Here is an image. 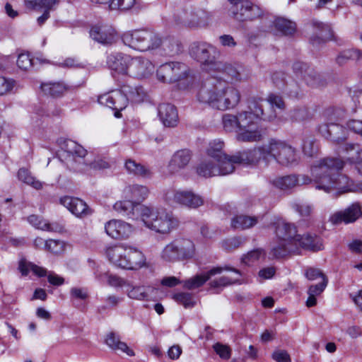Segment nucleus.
<instances>
[{
	"mask_svg": "<svg viewBox=\"0 0 362 362\" xmlns=\"http://www.w3.org/2000/svg\"><path fill=\"white\" fill-rule=\"evenodd\" d=\"M262 99L252 98L248 101L247 110L234 114H224L222 117L223 129L227 132H235L239 141L256 142L263 139V132L258 127L260 119L272 120L275 114L267 116L264 113Z\"/></svg>",
	"mask_w": 362,
	"mask_h": 362,
	"instance_id": "obj_1",
	"label": "nucleus"
},
{
	"mask_svg": "<svg viewBox=\"0 0 362 362\" xmlns=\"http://www.w3.org/2000/svg\"><path fill=\"white\" fill-rule=\"evenodd\" d=\"M241 98L238 88L217 77L205 79L197 93L200 103L221 111L235 109L240 104Z\"/></svg>",
	"mask_w": 362,
	"mask_h": 362,
	"instance_id": "obj_2",
	"label": "nucleus"
},
{
	"mask_svg": "<svg viewBox=\"0 0 362 362\" xmlns=\"http://www.w3.org/2000/svg\"><path fill=\"white\" fill-rule=\"evenodd\" d=\"M247 160L250 164H257L260 160L269 162L274 160L285 167H293L300 161L296 150L284 141L270 139L263 145L243 153L240 160Z\"/></svg>",
	"mask_w": 362,
	"mask_h": 362,
	"instance_id": "obj_3",
	"label": "nucleus"
},
{
	"mask_svg": "<svg viewBox=\"0 0 362 362\" xmlns=\"http://www.w3.org/2000/svg\"><path fill=\"white\" fill-rule=\"evenodd\" d=\"M344 161L339 158H325L317 161L311 167V175L316 183V189L329 193L346 187L347 177L339 174Z\"/></svg>",
	"mask_w": 362,
	"mask_h": 362,
	"instance_id": "obj_4",
	"label": "nucleus"
},
{
	"mask_svg": "<svg viewBox=\"0 0 362 362\" xmlns=\"http://www.w3.org/2000/svg\"><path fill=\"white\" fill-rule=\"evenodd\" d=\"M144 96L145 93L142 88L124 86L121 90L111 91L99 96L98 103L115 110V116L119 117L120 111L127 107L129 100L140 103L144 100Z\"/></svg>",
	"mask_w": 362,
	"mask_h": 362,
	"instance_id": "obj_5",
	"label": "nucleus"
},
{
	"mask_svg": "<svg viewBox=\"0 0 362 362\" xmlns=\"http://www.w3.org/2000/svg\"><path fill=\"white\" fill-rule=\"evenodd\" d=\"M140 220L147 228L161 234L169 233L178 226L177 219L164 209L145 206Z\"/></svg>",
	"mask_w": 362,
	"mask_h": 362,
	"instance_id": "obj_6",
	"label": "nucleus"
},
{
	"mask_svg": "<svg viewBox=\"0 0 362 362\" xmlns=\"http://www.w3.org/2000/svg\"><path fill=\"white\" fill-rule=\"evenodd\" d=\"M122 40L126 46L134 50L148 52L160 49L161 36L150 30L136 29L124 33Z\"/></svg>",
	"mask_w": 362,
	"mask_h": 362,
	"instance_id": "obj_7",
	"label": "nucleus"
},
{
	"mask_svg": "<svg viewBox=\"0 0 362 362\" xmlns=\"http://www.w3.org/2000/svg\"><path fill=\"white\" fill-rule=\"evenodd\" d=\"M210 21L211 15L209 12L192 7L177 9L173 16V21L175 25L187 28L206 27Z\"/></svg>",
	"mask_w": 362,
	"mask_h": 362,
	"instance_id": "obj_8",
	"label": "nucleus"
},
{
	"mask_svg": "<svg viewBox=\"0 0 362 362\" xmlns=\"http://www.w3.org/2000/svg\"><path fill=\"white\" fill-rule=\"evenodd\" d=\"M189 54L209 73H213L220 62L218 59L219 52L215 47L205 42H193L189 47Z\"/></svg>",
	"mask_w": 362,
	"mask_h": 362,
	"instance_id": "obj_9",
	"label": "nucleus"
},
{
	"mask_svg": "<svg viewBox=\"0 0 362 362\" xmlns=\"http://www.w3.org/2000/svg\"><path fill=\"white\" fill-rule=\"evenodd\" d=\"M195 252L193 242L187 238H177L163 248L161 258L166 262H173L192 258Z\"/></svg>",
	"mask_w": 362,
	"mask_h": 362,
	"instance_id": "obj_10",
	"label": "nucleus"
},
{
	"mask_svg": "<svg viewBox=\"0 0 362 362\" xmlns=\"http://www.w3.org/2000/svg\"><path fill=\"white\" fill-rule=\"evenodd\" d=\"M59 158L74 168H76L75 164H81L88 155L87 151L82 146L71 139H61L59 140Z\"/></svg>",
	"mask_w": 362,
	"mask_h": 362,
	"instance_id": "obj_11",
	"label": "nucleus"
},
{
	"mask_svg": "<svg viewBox=\"0 0 362 362\" xmlns=\"http://www.w3.org/2000/svg\"><path fill=\"white\" fill-rule=\"evenodd\" d=\"M235 166L230 162H221L209 156H203L196 166V173L200 177L209 178L232 173Z\"/></svg>",
	"mask_w": 362,
	"mask_h": 362,
	"instance_id": "obj_12",
	"label": "nucleus"
},
{
	"mask_svg": "<svg viewBox=\"0 0 362 362\" xmlns=\"http://www.w3.org/2000/svg\"><path fill=\"white\" fill-rule=\"evenodd\" d=\"M165 199L178 204L189 209H197L204 204L202 196L191 190H177L168 192Z\"/></svg>",
	"mask_w": 362,
	"mask_h": 362,
	"instance_id": "obj_13",
	"label": "nucleus"
},
{
	"mask_svg": "<svg viewBox=\"0 0 362 362\" xmlns=\"http://www.w3.org/2000/svg\"><path fill=\"white\" fill-rule=\"evenodd\" d=\"M187 68L180 62H169L162 64L157 70V78L164 83H174L187 76Z\"/></svg>",
	"mask_w": 362,
	"mask_h": 362,
	"instance_id": "obj_14",
	"label": "nucleus"
},
{
	"mask_svg": "<svg viewBox=\"0 0 362 362\" xmlns=\"http://www.w3.org/2000/svg\"><path fill=\"white\" fill-rule=\"evenodd\" d=\"M233 5L230 11L233 17L239 21H251L262 16L260 8L248 1L228 0Z\"/></svg>",
	"mask_w": 362,
	"mask_h": 362,
	"instance_id": "obj_15",
	"label": "nucleus"
},
{
	"mask_svg": "<svg viewBox=\"0 0 362 362\" xmlns=\"http://www.w3.org/2000/svg\"><path fill=\"white\" fill-rule=\"evenodd\" d=\"M224 147V142L221 139H214L209 144V146L206 151V156L219 160L221 162H230L233 165L236 163L239 164H250L249 161L240 160L243 153L248 152L244 151L238 152L233 156H228L223 151Z\"/></svg>",
	"mask_w": 362,
	"mask_h": 362,
	"instance_id": "obj_16",
	"label": "nucleus"
},
{
	"mask_svg": "<svg viewBox=\"0 0 362 362\" xmlns=\"http://www.w3.org/2000/svg\"><path fill=\"white\" fill-rule=\"evenodd\" d=\"M293 70L297 78L303 80L310 86L317 87L324 85L321 75L305 63L295 62Z\"/></svg>",
	"mask_w": 362,
	"mask_h": 362,
	"instance_id": "obj_17",
	"label": "nucleus"
},
{
	"mask_svg": "<svg viewBox=\"0 0 362 362\" xmlns=\"http://www.w3.org/2000/svg\"><path fill=\"white\" fill-rule=\"evenodd\" d=\"M213 73H222L238 83L246 81L250 76L249 71L245 67L222 61L218 63Z\"/></svg>",
	"mask_w": 362,
	"mask_h": 362,
	"instance_id": "obj_18",
	"label": "nucleus"
},
{
	"mask_svg": "<svg viewBox=\"0 0 362 362\" xmlns=\"http://www.w3.org/2000/svg\"><path fill=\"white\" fill-rule=\"evenodd\" d=\"M362 216V207L358 202H355L344 210L332 214L329 221L333 225L349 224L355 222Z\"/></svg>",
	"mask_w": 362,
	"mask_h": 362,
	"instance_id": "obj_19",
	"label": "nucleus"
},
{
	"mask_svg": "<svg viewBox=\"0 0 362 362\" xmlns=\"http://www.w3.org/2000/svg\"><path fill=\"white\" fill-rule=\"evenodd\" d=\"M129 69V76L137 78H144L150 76L154 72L155 66L148 58L138 56L132 57Z\"/></svg>",
	"mask_w": 362,
	"mask_h": 362,
	"instance_id": "obj_20",
	"label": "nucleus"
},
{
	"mask_svg": "<svg viewBox=\"0 0 362 362\" xmlns=\"http://www.w3.org/2000/svg\"><path fill=\"white\" fill-rule=\"evenodd\" d=\"M233 270L237 275L240 274V271L228 266H226L224 267H213L208 272L203 273L202 274L196 275L186 281H184L183 286L189 290H193L205 284L212 276L220 274L223 272V270Z\"/></svg>",
	"mask_w": 362,
	"mask_h": 362,
	"instance_id": "obj_21",
	"label": "nucleus"
},
{
	"mask_svg": "<svg viewBox=\"0 0 362 362\" xmlns=\"http://www.w3.org/2000/svg\"><path fill=\"white\" fill-rule=\"evenodd\" d=\"M192 158V153L189 149L184 148L175 151L167 166L168 173L170 175H175L185 169L189 164Z\"/></svg>",
	"mask_w": 362,
	"mask_h": 362,
	"instance_id": "obj_22",
	"label": "nucleus"
},
{
	"mask_svg": "<svg viewBox=\"0 0 362 362\" xmlns=\"http://www.w3.org/2000/svg\"><path fill=\"white\" fill-rule=\"evenodd\" d=\"M312 182V179L305 175H288L274 178L272 185L281 190L291 189L297 186L308 185Z\"/></svg>",
	"mask_w": 362,
	"mask_h": 362,
	"instance_id": "obj_23",
	"label": "nucleus"
},
{
	"mask_svg": "<svg viewBox=\"0 0 362 362\" xmlns=\"http://www.w3.org/2000/svg\"><path fill=\"white\" fill-rule=\"evenodd\" d=\"M105 229L107 234L115 239H127L134 230L131 224L117 219H112L106 223Z\"/></svg>",
	"mask_w": 362,
	"mask_h": 362,
	"instance_id": "obj_24",
	"label": "nucleus"
},
{
	"mask_svg": "<svg viewBox=\"0 0 362 362\" xmlns=\"http://www.w3.org/2000/svg\"><path fill=\"white\" fill-rule=\"evenodd\" d=\"M132 60V57L130 55L121 52H112L107 56V64L112 70L121 74L128 75Z\"/></svg>",
	"mask_w": 362,
	"mask_h": 362,
	"instance_id": "obj_25",
	"label": "nucleus"
},
{
	"mask_svg": "<svg viewBox=\"0 0 362 362\" xmlns=\"http://www.w3.org/2000/svg\"><path fill=\"white\" fill-rule=\"evenodd\" d=\"M90 36L102 45H112L115 42L116 32L110 25H95L90 30Z\"/></svg>",
	"mask_w": 362,
	"mask_h": 362,
	"instance_id": "obj_26",
	"label": "nucleus"
},
{
	"mask_svg": "<svg viewBox=\"0 0 362 362\" xmlns=\"http://www.w3.org/2000/svg\"><path fill=\"white\" fill-rule=\"evenodd\" d=\"M144 205L135 204L132 200H123L117 202L114 206V209L122 214L132 220H138L141 218V211L144 208Z\"/></svg>",
	"mask_w": 362,
	"mask_h": 362,
	"instance_id": "obj_27",
	"label": "nucleus"
},
{
	"mask_svg": "<svg viewBox=\"0 0 362 362\" xmlns=\"http://www.w3.org/2000/svg\"><path fill=\"white\" fill-rule=\"evenodd\" d=\"M129 252L128 245H117L108 247L106 254L110 262L118 267L126 269Z\"/></svg>",
	"mask_w": 362,
	"mask_h": 362,
	"instance_id": "obj_28",
	"label": "nucleus"
},
{
	"mask_svg": "<svg viewBox=\"0 0 362 362\" xmlns=\"http://www.w3.org/2000/svg\"><path fill=\"white\" fill-rule=\"evenodd\" d=\"M58 4L57 0H25V5L29 9L43 10V14L37 18L42 25L49 17V11Z\"/></svg>",
	"mask_w": 362,
	"mask_h": 362,
	"instance_id": "obj_29",
	"label": "nucleus"
},
{
	"mask_svg": "<svg viewBox=\"0 0 362 362\" xmlns=\"http://www.w3.org/2000/svg\"><path fill=\"white\" fill-rule=\"evenodd\" d=\"M320 132L325 138L335 143L344 141L347 138L346 129L336 123H330L321 126L320 127Z\"/></svg>",
	"mask_w": 362,
	"mask_h": 362,
	"instance_id": "obj_30",
	"label": "nucleus"
},
{
	"mask_svg": "<svg viewBox=\"0 0 362 362\" xmlns=\"http://www.w3.org/2000/svg\"><path fill=\"white\" fill-rule=\"evenodd\" d=\"M158 117L165 127H173L177 124L178 113L170 103H162L158 107Z\"/></svg>",
	"mask_w": 362,
	"mask_h": 362,
	"instance_id": "obj_31",
	"label": "nucleus"
},
{
	"mask_svg": "<svg viewBox=\"0 0 362 362\" xmlns=\"http://www.w3.org/2000/svg\"><path fill=\"white\" fill-rule=\"evenodd\" d=\"M312 25L314 35L311 37L310 41L314 46L332 38V30L329 25L313 21Z\"/></svg>",
	"mask_w": 362,
	"mask_h": 362,
	"instance_id": "obj_32",
	"label": "nucleus"
},
{
	"mask_svg": "<svg viewBox=\"0 0 362 362\" xmlns=\"http://www.w3.org/2000/svg\"><path fill=\"white\" fill-rule=\"evenodd\" d=\"M276 234L278 239L293 243L298 237L296 226L284 221H279L276 223Z\"/></svg>",
	"mask_w": 362,
	"mask_h": 362,
	"instance_id": "obj_33",
	"label": "nucleus"
},
{
	"mask_svg": "<svg viewBox=\"0 0 362 362\" xmlns=\"http://www.w3.org/2000/svg\"><path fill=\"white\" fill-rule=\"evenodd\" d=\"M60 203L76 216H86L89 214L86 204L78 198L64 197L60 199Z\"/></svg>",
	"mask_w": 362,
	"mask_h": 362,
	"instance_id": "obj_34",
	"label": "nucleus"
},
{
	"mask_svg": "<svg viewBox=\"0 0 362 362\" xmlns=\"http://www.w3.org/2000/svg\"><path fill=\"white\" fill-rule=\"evenodd\" d=\"M342 151L347 154L346 160L355 164L358 172L362 174V148L359 145L346 144L343 146Z\"/></svg>",
	"mask_w": 362,
	"mask_h": 362,
	"instance_id": "obj_35",
	"label": "nucleus"
},
{
	"mask_svg": "<svg viewBox=\"0 0 362 362\" xmlns=\"http://www.w3.org/2000/svg\"><path fill=\"white\" fill-rule=\"evenodd\" d=\"M128 260L126 269L136 270L146 266V258L137 247L129 245Z\"/></svg>",
	"mask_w": 362,
	"mask_h": 362,
	"instance_id": "obj_36",
	"label": "nucleus"
},
{
	"mask_svg": "<svg viewBox=\"0 0 362 362\" xmlns=\"http://www.w3.org/2000/svg\"><path fill=\"white\" fill-rule=\"evenodd\" d=\"M259 216L239 214L233 216L230 226L235 230H247L252 228L259 223Z\"/></svg>",
	"mask_w": 362,
	"mask_h": 362,
	"instance_id": "obj_37",
	"label": "nucleus"
},
{
	"mask_svg": "<svg viewBox=\"0 0 362 362\" xmlns=\"http://www.w3.org/2000/svg\"><path fill=\"white\" fill-rule=\"evenodd\" d=\"M298 247L293 243L278 239L272 247L270 254L275 258H281L289 253H297Z\"/></svg>",
	"mask_w": 362,
	"mask_h": 362,
	"instance_id": "obj_38",
	"label": "nucleus"
},
{
	"mask_svg": "<svg viewBox=\"0 0 362 362\" xmlns=\"http://www.w3.org/2000/svg\"><path fill=\"white\" fill-rule=\"evenodd\" d=\"M294 245L298 247V250L299 247L313 251H317L322 249L321 239L317 236H313L309 234L303 236L298 235Z\"/></svg>",
	"mask_w": 362,
	"mask_h": 362,
	"instance_id": "obj_39",
	"label": "nucleus"
},
{
	"mask_svg": "<svg viewBox=\"0 0 362 362\" xmlns=\"http://www.w3.org/2000/svg\"><path fill=\"white\" fill-rule=\"evenodd\" d=\"M125 196L132 199L135 204L144 201L148 194V189L143 185H133L124 189Z\"/></svg>",
	"mask_w": 362,
	"mask_h": 362,
	"instance_id": "obj_40",
	"label": "nucleus"
},
{
	"mask_svg": "<svg viewBox=\"0 0 362 362\" xmlns=\"http://www.w3.org/2000/svg\"><path fill=\"white\" fill-rule=\"evenodd\" d=\"M105 342L110 348L115 351H121L129 356H134V351L125 342L121 341L119 337L113 332H110L107 336Z\"/></svg>",
	"mask_w": 362,
	"mask_h": 362,
	"instance_id": "obj_41",
	"label": "nucleus"
},
{
	"mask_svg": "<svg viewBox=\"0 0 362 362\" xmlns=\"http://www.w3.org/2000/svg\"><path fill=\"white\" fill-rule=\"evenodd\" d=\"M81 164L84 165V167H78V170H85L87 169L103 170L110 167L109 162L105 158L100 157L93 158L88 153L85 157Z\"/></svg>",
	"mask_w": 362,
	"mask_h": 362,
	"instance_id": "obj_42",
	"label": "nucleus"
},
{
	"mask_svg": "<svg viewBox=\"0 0 362 362\" xmlns=\"http://www.w3.org/2000/svg\"><path fill=\"white\" fill-rule=\"evenodd\" d=\"M41 90L45 94L53 98L60 97L68 90L63 82H48L41 85Z\"/></svg>",
	"mask_w": 362,
	"mask_h": 362,
	"instance_id": "obj_43",
	"label": "nucleus"
},
{
	"mask_svg": "<svg viewBox=\"0 0 362 362\" xmlns=\"http://www.w3.org/2000/svg\"><path fill=\"white\" fill-rule=\"evenodd\" d=\"M273 24L275 29L284 35H291L296 30V23L284 18H276Z\"/></svg>",
	"mask_w": 362,
	"mask_h": 362,
	"instance_id": "obj_44",
	"label": "nucleus"
},
{
	"mask_svg": "<svg viewBox=\"0 0 362 362\" xmlns=\"http://www.w3.org/2000/svg\"><path fill=\"white\" fill-rule=\"evenodd\" d=\"M228 271H230V269ZM230 272L234 274L233 276L224 275L218 279H214L209 282L210 287L213 288H219L239 283L240 281V276H242V274L240 273L238 276L233 270H230Z\"/></svg>",
	"mask_w": 362,
	"mask_h": 362,
	"instance_id": "obj_45",
	"label": "nucleus"
},
{
	"mask_svg": "<svg viewBox=\"0 0 362 362\" xmlns=\"http://www.w3.org/2000/svg\"><path fill=\"white\" fill-rule=\"evenodd\" d=\"M124 166L129 174L143 177H147L151 175V172L145 166L136 163L135 160H127Z\"/></svg>",
	"mask_w": 362,
	"mask_h": 362,
	"instance_id": "obj_46",
	"label": "nucleus"
},
{
	"mask_svg": "<svg viewBox=\"0 0 362 362\" xmlns=\"http://www.w3.org/2000/svg\"><path fill=\"white\" fill-rule=\"evenodd\" d=\"M127 296L132 299L138 300H144L148 298V290L149 287L144 286H134L130 284V286H127Z\"/></svg>",
	"mask_w": 362,
	"mask_h": 362,
	"instance_id": "obj_47",
	"label": "nucleus"
},
{
	"mask_svg": "<svg viewBox=\"0 0 362 362\" xmlns=\"http://www.w3.org/2000/svg\"><path fill=\"white\" fill-rule=\"evenodd\" d=\"M18 267L23 275H27L30 271H32L38 276H45L47 273L46 269L40 267L32 262H29L25 260H21L19 262Z\"/></svg>",
	"mask_w": 362,
	"mask_h": 362,
	"instance_id": "obj_48",
	"label": "nucleus"
},
{
	"mask_svg": "<svg viewBox=\"0 0 362 362\" xmlns=\"http://www.w3.org/2000/svg\"><path fill=\"white\" fill-rule=\"evenodd\" d=\"M160 49H162L165 54L169 56H173L177 54L180 51L179 43L173 37H162Z\"/></svg>",
	"mask_w": 362,
	"mask_h": 362,
	"instance_id": "obj_49",
	"label": "nucleus"
},
{
	"mask_svg": "<svg viewBox=\"0 0 362 362\" xmlns=\"http://www.w3.org/2000/svg\"><path fill=\"white\" fill-rule=\"evenodd\" d=\"M18 177L21 181L36 189H40L42 187V183L33 177L30 173L25 168H21L18 170Z\"/></svg>",
	"mask_w": 362,
	"mask_h": 362,
	"instance_id": "obj_50",
	"label": "nucleus"
},
{
	"mask_svg": "<svg viewBox=\"0 0 362 362\" xmlns=\"http://www.w3.org/2000/svg\"><path fill=\"white\" fill-rule=\"evenodd\" d=\"M362 57V52L356 49H349L343 51L337 58V62L339 64H344L346 60H358Z\"/></svg>",
	"mask_w": 362,
	"mask_h": 362,
	"instance_id": "obj_51",
	"label": "nucleus"
},
{
	"mask_svg": "<svg viewBox=\"0 0 362 362\" xmlns=\"http://www.w3.org/2000/svg\"><path fill=\"white\" fill-rule=\"evenodd\" d=\"M173 299L182 305L185 308H193L196 302L192 294L189 293H179L173 296Z\"/></svg>",
	"mask_w": 362,
	"mask_h": 362,
	"instance_id": "obj_52",
	"label": "nucleus"
},
{
	"mask_svg": "<svg viewBox=\"0 0 362 362\" xmlns=\"http://www.w3.org/2000/svg\"><path fill=\"white\" fill-rule=\"evenodd\" d=\"M103 277H105L107 279V282L110 286H113V287L130 286V283L128 281H127L117 275H113V274H105L103 276H97V278H98L100 279H102Z\"/></svg>",
	"mask_w": 362,
	"mask_h": 362,
	"instance_id": "obj_53",
	"label": "nucleus"
},
{
	"mask_svg": "<svg viewBox=\"0 0 362 362\" xmlns=\"http://www.w3.org/2000/svg\"><path fill=\"white\" fill-rule=\"evenodd\" d=\"M245 240L240 237H232L224 240L221 243V247L227 251L231 252L243 245Z\"/></svg>",
	"mask_w": 362,
	"mask_h": 362,
	"instance_id": "obj_54",
	"label": "nucleus"
},
{
	"mask_svg": "<svg viewBox=\"0 0 362 362\" xmlns=\"http://www.w3.org/2000/svg\"><path fill=\"white\" fill-rule=\"evenodd\" d=\"M264 255V252L262 250L256 249L243 255L241 258V262L246 265H251L257 262Z\"/></svg>",
	"mask_w": 362,
	"mask_h": 362,
	"instance_id": "obj_55",
	"label": "nucleus"
},
{
	"mask_svg": "<svg viewBox=\"0 0 362 362\" xmlns=\"http://www.w3.org/2000/svg\"><path fill=\"white\" fill-rule=\"evenodd\" d=\"M16 63L18 68L23 71H28L33 66V60L28 53L20 54Z\"/></svg>",
	"mask_w": 362,
	"mask_h": 362,
	"instance_id": "obj_56",
	"label": "nucleus"
},
{
	"mask_svg": "<svg viewBox=\"0 0 362 362\" xmlns=\"http://www.w3.org/2000/svg\"><path fill=\"white\" fill-rule=\"evenodd\" d=\"M136 0H112L110 4L111 9L129 10L135 4Z\"/></svg>",
	"mask_w": 362,
	"mask_h": 362,
	"instance_id": "obj_57",
	"label": "nucleus"
},
{
	"mask_svg": "<svg viewBox=\"0 0 362 362\" xmlns=\"http://www.w3.org/2000/svg\"><path fill=\"white\" fill-rule=\"evenodd\" d=\"M308 109L301 107L292 110L290 112V118L296 122L303 121L308 117Z\"/></svg>",
	"mask_w": 362,
	"mask_h": 362,
	"instance_id": "obj_58",
	"label": "nucleus"
},
{
	"mask_svg": "<svg viewBox=\"0 0 362 362\" xmlns=\"http://www.w3.org/2000/svg\"><path fill=\"white\" fill-rule=\"evenodd\" d=\"M64 244L62 241L49 240L46 241L45 249L54 254H59L64 250Z\"/></svg>",
	"mask_w": 362,
	"mask_h": 362,
	"instance_id": "obj_59",
	"label": "nucleus"
},
{
	"mask_svg": "<svg viewBox=\"0 0 362 362\" xmlns=\"http://www.w3.org/2000/svg\"><path fill=\"white\" fill-rule=\"evenodd\" d=\"M328 284L327 277H323V281L315 284L311 285L308 289V295H314L315 296H319L325 289L327 285Z\"/></svg>",
	"mask_w": 362,
	"mask_h": 362,
	"instance_id": "obj_60",
	"label": "nucleus"
},
{
	"mask_svg": "<svg viewBox=\"0 0 362 362\" xmlns=\"http://www.w3.org/2000/svg\"><path fill=\"white\" fill-rule=\"evenodd\" d=\"M216 353L223 359H228L230 357L231 349L227 345L216 343L214 346Z\"/></svg>",
	"mask_w": 362,
	"mask_h": 362,
	"instance_id": "obj_61",
	"label": "nucleus"
},
{
	"mask_svg": "<svg viewBox=\"0 0 362 362\" xmlns=\"http://www.w3.org/2000/svg\"><path fill=\"white\" fill-rule=\"evenodd\" d=\"M304 274L310 281H314L318 278H321L322 281H323V277H327L320 269L314 267L305 269Z\"/></svg>",
	"mask_w": 362,
	"mask_h": 362,
	"instance_id": "obj_62",
	"label": "nucleus"
},
{
	"mask_svg": "<svg viewBox=\"0 0 362 362\" xmlns=\"http://www.w3.org/2000/svg\"><path fill=\"white\" fill-rule=\"evenodd\" d=\"M317 146L311 139H306L303 141V151L305 155L312 157L317 153Z\"/></svg>",
	"mask_w": 362,
	"mask_h": 362,
	"instance_id": "obj_63",
	"label": "nucleus"
},
{
	"mask_svg": "<svg viewBox=\"0 0 362 362\" xmlns=\"http://www.w3.org/2000/svg\"><path fill=\"white\" fill-rule=\"evenodd\" d=\"M28 221L35 228L45 230L47 221L37 215H31L28 217Z\"/></svg>",
	"mask_w": 362,
	"mask_h": 362,
	"instance_id": "obj_64",
	"label": "nucleus"
}]
</instances>
